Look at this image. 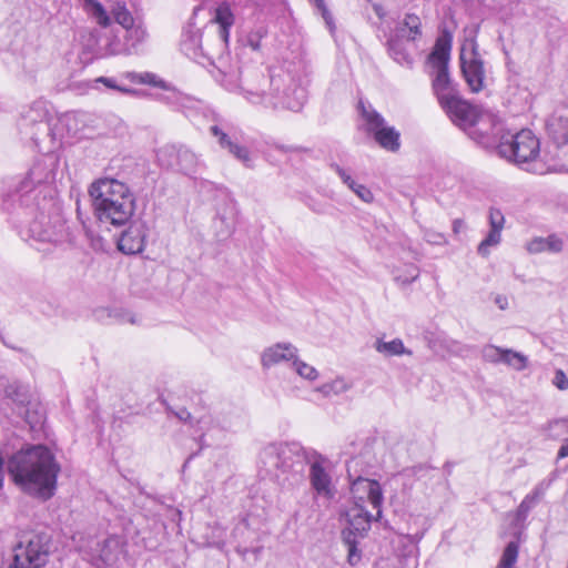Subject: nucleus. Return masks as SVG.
<instances>
[{
	"label": "nucleus",
	"instance_id": "nucleus-1",
	"mask_svg": "<svg viewBox=\"0 0 568 568\" xmlns=\"http://www.w3.org/2000/svg\"><path fill=\"white\" fill-rule=\"evenodd\" d=\"M7 470L23 494L47 501L57 493L61 465L48 446L29 444L8 458Z\"/></svg>",
	"mask_w": 568,
	"mask_h": 568
},
{
	"label": "nucleus",
	"instance_id": "nucleus-2",
	"mask_svg": "<svg viewBox=\"0 0 568 568\" xmlns=\"http://www.w3.org/2000/svg\"><path fill=\"white\" fill-rule=\"evenodd\" d=\"M237 88L252 103L274 109L281 106L295 112L303 108L307 98L306 91L296 85L285 71L271 73L268 80L257 71H241Z\"/></svg>",
	"mask_w": 568,
	"mask_h": 568
},
{
	"label": "nucleus",
	"instance_id": "nucleus-3",
	"mask_svg": "<svg viewBox=\"0 0 568 568\" xmlns=\"http://www.w3.org/2000/svg\"><path fill=\"white\" fill-rule=\"evenodd\" d=\"M313 448H305L300 443H272L266 445L260 453V463L266 474L280 478L281 474H293L300 476L304 465L308 464L310 453Z\"/></svg>",
	"mask_w": 568,
	"mask_h": 568
},
{
	"label": "nucleus",
	"instance_id": "nucleus-4",
	"mask_svg": "<svg viewBox=\"0 0 568 568\" xmlns=\"http://www.w3.org/2000/svg\"><path fill=\"white\" fill-rule=\"evenodd\" d=\"M53 178L52 159L36 161L24 176L10 178L3 182L2 197L4 205L9 206L19 202L21 206L29 207L31 200H36L32 194L37 187L52 181Z\"/></svg>",
	"mask_w": 568,
	"mask_h": 568
},
{
	"label": "nucleus",
	"instance_id": "nucleus-5",
	"mask_svg": "<svg viewBox=\"0 0 568 568\" xmlns=\"http://www.w3.org/2000/svg\"><path fill=\"white\" fill-rule=\"evenodd\" d=\"M452 43L453 34L448 30H444L436 39L433 51L428 55V62L434 70L432 87L439 104L458 94L448 71Z\"/></svg>",
	"mask_w": 568,
	"mask_h": 568
},
{
	"label": "nucleus",
	"instance_id": "nucleus-6",
	"mask_svg": "<svg viewBox=\"0 0 568 568\" xmlns=\"http://www.w3.org/2000/svg\"><path fill=\"white\" fill-rule=\"evenodd\" d=\"M498 154L518 165L527 164L528 171L534 173H544L537 169L536 159L540 152L539 140L528 129H524L515 134L507 132L501 135L497 145Z\"/></svg>",
	"mask_w": 568,
	"mask_h": 568
},
{
	"label": "nucleus",
	"instance_id": "nucleus-7",
	"mask_svg": "<svg viewBox=\"0 0 568 568\" xmlns=\"http://www.w3.org/2000/svg\"><path fill=\"white\" fill-rule=\"evenodd\" d=\"M181 51L195 62L204 63L207 61L213 64H215V60L220 63L222 62L224 52V50L207 36L205 28H196L193 22H189L183 30Z\"/></svg>",
	"mask_w": 568,
	"mask_h": 568
},
{
	"label": "nucleus",
	"instance_id": "nucleus-8",
	"mask_svg": "<svg viewBox=\"0 0 568 568\" xmlns=\"http://www.w3.org/2000/svg\"><path fill=\"white\" fill-rule=\"evenodd\" d=\"M82 116H84V113L69 112L62 118L54 116L50 121L34 126L32 135H20L23 141L31 143L39 152L48 154L59 146L62 138V125H70L71 122H75Z\"/></svg>",
	"mask_w": 568,
	"mask_h": 568
},
{
	"label": "nucleus",
	"instance_id": "nucleus-9",
	"mask_svg": "<svg viewBox=\"0 0 568 568\" xmlns=\"http://www.w3.org/2000/svg\"><path fill=\"white\" fill-rule=\"evenodd\" d=\"M13 564L9 568H43L49 559V538L43 534L24 536L13 547Z\"/></svg>",
	"mask_w": 568,
	"mask_h": 568
},
{
	"label": "nucleus",
	"instance_id": "nucleus-10",
	"mask_svg": "<svg viewBox=\"0 0 568 568\" xmlns=\"http://www.w3.org/2000/svg\"><path fill=\"white\" fill-rule=\"evenodd\" d=\"M358 109L364 121V130L373 135L376 143L389 152H396L400 148V134L394 126H388L385 119L371 104L359 101Z\"/></svg>",
	"mask_w": 568,
	"mask_h": 568
},
{
	"label": "nucleus",
	"instance_id": "nucleus-11",
	"mask_svg": "<svg viewBox=\"0 0 568 568\" xmlns=\"http://www.w3.org/2000/svg\"><path fill=\"white\" fill-rule=\"evenodd\" d=\"M348 526L343 529V542L347 547V561L355 566L361 560V551L357 549V537H363L371 528L372 520H378L381 517L373 515L365 507L353 506L346 511Z\"/></svg>",
	"mask_w": 568,
	"mask_h": 568
},
{
	"label": "nucleus",
	"instance_id": "nucleus-12",
	"mask_svg": "<svg viewBox=\"0 0 568 568\" xmlns=\"http://www.w3.org/2000/svg\"><path fill=\"white\" fill-rule=\"evenodd\" d=\"M28 240L39 243L60 244L68 240V227L59 215H48L40 212L28 225Z\"/></svg>",
	"mask_w": 568,
	"mask_h": 568
},
{
	"label": "nucleus",
	"instance_id": "nucleus-13",
	"mask_svg": "<svg viewBox=\"0 0 568 568\" xmlns=\"http://www.w3.org/2000/svg\"><path fill=\"white\" fill-rule=\"evenodd\" d=\"M308 457V479L310 485L316 496L331 499L335 495V487L333 484V463L323 454L315 450L310 453Z\"/></svg>",
	"mask_w": 568,
	"mask_h": 568
},
{
	"label": "nucleus",
	"instance_id": "nucleus-14",
	"mask_svg": "<svg viewBox=\"0 0 568 568\" xmlns=\"http://www.w3.org/2000/svg\"><path fill=\"white\" fill-rule=\"evenodd\" d=\"M459 59L462 72L469 89L473 92L481 91L484 89L485 69L474 41L463 44Z\"/></svg>",
	"mask_w": 568,
	"mask_h": 568
},
{
	"label": "nucleus",
	"instance_id": "nucleus-15",
	"mask_svg": "<svg viewBox=\"0 0 568 568\" xmlns=\"http://www.w3.org/2000/svg\"><path fill=\"white\" fill-rule=\"evenodd\" d=\"M98 220L103 224L113 226L125 225L132 217L135 209V199L124 196L123 201L116 202L104 200L102 204L93 205Z\"/></svg>",
	"mask_w": 568,
	"mask_h": 568
},
{
	"label": "nucleus",
	"instance_id": "nucleus-16",
	"mask_svg": "<svg viewBox=\"0 0 568 568\" xmlns=\"http://www.w3.org/2000/svg\"><path fill=\"white\" fill-rule=\"evenodd\" d=\"M351 493L354 506L365 507L369 504L377 517L382 516L383 493L378 481L357 477L351 485Z\"/></svg>",
	"mask_w": 568,
	"mask_h": 568
},
{
	"label": "nucleus",
	"instance_id": "nucleus-17",
	"mask_svg": "<svg viewBox=\"0 0 568 568\" xmlns=\"http://www.w3.org/2000/svg\"><path fill=\"white\" fill-rule=\"evenodd\" d=\"M92 205L102 204V200L123 201L124 196L134 197L126 184L115 179H99L89 187Z\"/></svg>",
	"mask_w": 568,
	"mask_h": 568
},
{
	"label": "nucleus",
	"instance_id": "nucleus-18",
	"mask_svg": "<svg viewBox=\"0 0 568 568\" xmlns=\"http://www.w3.org/2000/svg\"><path fill=\"white\" fill-rule=\"evenodd\" d=\"M54 116L57 115L47 101L37 100L21 111L18 121L19 132L20 134L32 135L34 133V126L40 125L42 122L50 121V119Z\"/></svg>",
	"mask_w": 568,
	"mask_h": 568
},
{
	"label": "nucleus",
	"instance_id": "nucleus-19",
	"mask_svg": "<svg viewBox=\"0 0 568 568\" xmlns=\"http://www.w3.org/2000/svg\"><path fill=\"white\" fill-rule=\"evenodd\" d=\"M449 119L463 130L473 128L478 120L477 110L459 97V93L439 104Z\"/></svg>",
	"mask_w": 568,
	"mask_h": 568
},
{
	"label": "nucleus",
	"instance_id": "nucleus-20",
	"mask_svg": "<svg viewBox=\"0 0 568 568\" xmlns=\"http://www.w3.org/2000/svg\"><path fill=\"white\" fill-rule=\"evenodd\" d=\"M234 23V16L227 4H221L216 8L214 19L204 28L207 36L216 42L224 51L227 48L230 28Z\"/></svg>",
	"mask_w": 568,
	"mask_h": 568
},
{
	"label": "nucleus",
	"instance_id": "nucleus-21",
	"mask_svg": "<svg viewBox=\"0 0 568 568\" xmlns=\"http://www.w3.org/2000/svg\"><path fill=\"white\" fill-rule=\"evenodd\" d=\"M146 235V224L142 221H133L119 236L118 248L129 255L141 253L145 246Z\"/></svg>",
	"mask_w": 568,
	"mask_h": 568
},
{
	"label": "nucleus",
	"instance_id": "nucleus-22",
	"mask_svg": "<svg viewBox=\"0 0 568 568\" xmlns=\"http://www.w3.org/2000/svg\"><path fill=\"white\" fill-rule=\"evenodd\" d=\"M125 30V43L121 44L120 42H110L106 47V53L111 55L116 54H131L138 52V48L142 44L146 39V30L143 27L141 21H135L132 26L128 27Z\"/></svg>",
	"mask_w": 568,
	"mask_h": 568
},
{
	"label": "nucleus",
	"instance_id": "nucleus-23",
	"mask_svg": "<svg viewBox=\"0 0 568 568\" xmlns=\"http://www.w3.org/2000/svg\"><path fill=\"white\" fill-rule=\"evenodd\" d=\"M210 133L214 138H216L221 149L226 150L230 154H232L237 161L243 163L245 166H252L251 152L246 146L239 144L216 124L210 126Z\"/></svg>",
	"mask_w": 568,
	"mask_h": 568
},
{
	"label": "nucleus",
	"instance_id": "nucleus-24",
	"mask_svg": "<svg viewBox=\"0 0 568 568\" xmlns=\"http://www.w3.org/2000/svg\"><path fill=\"white\" fill-rule=\"evenodd\" d=\"M488 221L490 231L477 247L478 254L484 257L489 255V248L491 246H497L500 243L501 231L505 224V216L500 210L491 207L489 210Z\"/></svg>",
	"mask_w": 568,
	"mask_h": 568
},
{
	"label": "nucleus",
	"instance_id": "nucleus-25",
	"mask_svg": "<svg viewBox=\"0 0 568 568\" xmlns=\"http://www.w3.org/2000/svg\"><path fill=\"white\" fill-rule=\"evenodd\" d=\"M297 348L291 343H277L264 349L261 356V363L264 368H270L282 362H293Z\"/></svg>",
	"mask_w": 568,
	"mask_h": 568
},
{
	"label": "nucleus",
	"instance_id": "nucleus-26",
	"mask_svg": "<svg viewBox=\"0 0 568 568\" xmlns=\"http://www.w3.org/2000/svg\"><path fill=\"white\" fill-rule=\"evenodd\" d=\"M0 396L10 399L18 407H24L29 400V388L18 382H10L7 377L0 376Z\"/></svg>",
	"mask_w": 568,
	"mask_h": 568
},
{
	"label": "nucleus",
	"instance_id": "nucleus-27",
	"mask_svg": "<svg viewBox=\"0 0 568 568\" xmlns=\"http://www.w3.org/2000/svg\"><path fill=\"white\" fill-rule=\"evenodd\" d=\"M549 139L557 148L568 143V115L555 112L546 122Z\"/></svg>",
	"mask_w": 568,
	"mask_h": 568
},
{
	"label": "nucleus",
	"instance_id": "nucleus-28",
	"mask_svg": "<svg viewBox=\"0 0 568 568\" xmlns=\"http://www.w3.org/2000/svg\"><path fill=\"white\" fill-rule=\"evenodd\" d=\"M119 541L116 538H106L103 542L97 541V554L92 555L91 561L97 568L111 565L116 559Z\"/></svg>",
	"mask_w": 568,
	"mask_h": 568
},
{
	"label": "nucleus",
	"instance_id": "nucleus-29",
	"mask_svg": "<svg viewBox=\"0 0 568 568\" xmlns=\"http://www.w3.org/2000/svg\"><path fill=\"white\" fill-rule=\"evenodd\" d=\"M199 424L207 426L206 432L200 436V440L203 446L219 445L223 440L225 429L220 426L217 420H214L211 417H203L199 420Z\"/></svg>",
	"mask_w": 568,
	"mask_h": 568
},
{
	"label": "nucleus",
	"instance_id": "nucleus-30",
	"mask_svg": "<svg viewBox=\"0 0 568 568\" xmlns=\"http://www.w3.org/2000/svg\"><path fill=\"white\" fill-rule=\"evenodd\" d=\"M200 160L197 155L185 145H180L176 171L193 176L197 172Z\"/></svg>",
	"mask_w": 568,
	"mask_h": 568
},
{
	"label": "nucleus",
	"instance_id": "nucleus-31",
	"mask_svg": "<svg viewBox=\"0 0 568 568\" xmlns=\"http://www.w3.org/2000/svg\"><path fill=\"white\" fill-rule=\"evenodd\" d=\"M562 241L556 235H549L547 237H536L530 241L527 245V250L530 253L537 254L541 252L558 253L562 250Z\"/></svg>",
	"mask_w": 568,
	"mask_h": 568
},
{
	"label": "nucleus",
	"instance_id": "nucleus-32",
	"mask_svg": "<svg viewBox=\"0 0 568 568\" xmlns=\"http://www.w3.org/2000/svg\"><path fill=\"white\" fill-rule=\"evenodd\" d=\"M374 348L385 357L400 356L404 354L412 355V351L404 346V343L400 338H394L390 342H385L382 338H377L374 343Z\"/></svg>",
	"mask_w": 568,
	"mask_h": 568
},
{
	"label": "nucleus",
	"instance_id": "nucleus-33",
	"mask_svg": "<svg viewBox=\"0 0 568 568\" xmlns=\"http://www.w3.org/2000/svg\"><path fill=\"white\" fill-rule=\"evenodd\" d=\"M398 31L407 37L409 41H416L422 37V21L420 18L414 13H407L399 28Z\"/></svg>",
	"mask_w": 568,
	"mask_h": 568
},
{
	"label": "nucleus",
	"instance_id": "nucleus-34",
	"mask_svg": "<svg viewBox=\"0 0 568 568\" xmlns=\"http://www.w3.org/2000/svg\"><path fill=\"white\" fill-rule=\"evenodd\" d=\"M180 145L168 144L160 148L156 152V159L162 168L176 171Z\"/></svg>",
	"mask_w": 568,
	"mask_h": 568
},
{
	"label": "nucleus",
	"instance_id": "nucleus-35",
	"mask_svg": "<svg viewBox=\"0 0 568 568\" xmlns=\"http://www.w3.org/2000/svg\"><path fill=\"white\" fill-rule=\"evenodd\" d=\"M542 489L540 487H536L530 494L526 495L521 500L520 505L516 511V521L523 523L526 520L529 511L539 503L542 497Z\"/></svg>",
	"mask_w": 568,
	"mask_h": 568
},
{
	"label": "nucleus",
	"instance_id": "nucleus-36",
	"mask_svg": "<svg viewBox=\"0 0 568 568\" xmlns=\"http://www.w3.org/2000/svg\"><path fill=\"white\" fill-rule=\"evenodd\" d=\"M84 7L99 26L104 28L110 26L111 17L99 1L84 0Z\"/></svg>",
	"mask_w": 568,
	"mask_h": 568
},
{
	"label": "nucleus",
	"instance_id": "nucleus-37",
	"mask_svg": "<svg viewBox=\"0 0 568 568\" xmlns=\"http://www.w3.org/2000/svg\"><path fill=\"white\" fill-rule=\"evenodd\" d=\"M388 52L392 58L402 65H410L413 63V58L405 50L402 41L398 39L388 40Z\"/></svg>",
	"mask_w": 568,
	"mask_h": 568
},
{
	"label": "nucleus",
	"instance_id": "nucleus-38",
	"mask_svg": "<svg viewBox=\"0 0 568 568\" xmlns=\"http://www.w3.org/2000/svg\"><path fill=\"white\" fill-rule=\"evenodd\" d=\"M266 34L267 29L265 26H256L245 36L244 39H242V43L244 47L250 48L252 51L258 52L261 50V41L266 37Z\"/></svg>",
	"mask_w": 568,
	"mask_h": 568
},
{
	"label": "nucleus",
	"instance_id": "nucleus-39",
	"mask_svg": "<svg viewBox=\"0 0 568 568\" xmlns=\"http://www.w3.org/2000/svg\"><path fill=\"white\" fill-rule=\"evenodd\" d=\"M501 364H505L516 371H523L527 367L528 358L523 353L505 348L503 352Z\"/></svg>",
	"mask_w": 568,
	"mask_h": 568
},
{
	"label": "nucleus",
	"instance_id": "nucleus-40",
	"mask_svg": "<svg viewBox=\"0 0 568 568\" xmlns=\"http://www.w3.org/2000/svg\"><path fill=\"white\" fill-rule=\"evenodd\" d=\"M111 14L116 23L123 29L132 26L136 20L132 17L131 12L124 3L116 2L112 6Z\"/></svg>",
	"mask_w": 568,
	"mask_h": 568
},
{
	"label": "nucleus",
	"instance_id": "nucleus-41",
	"mask_svg": "<svg viewBox=\"0 0 568 568\" xmlns=\"http://www.w3.org/2000/svg\"><path fill=\"white\" fill-rule=\"evenodd\" d=\"M348 389L349 384L344 378H336L318 387V392H321L325 397L337 396L347 392Z\"/></svg>",
	"mask_w": 568,
	"mask_h": 568
},
{
	"label": "nucleus",
	"instance_id": "nucleus-42",
	"mask_svg": "<svg viewBox=\"0 0 568 568\" xmlns=\"http://www.w3.org/2000/svg\"><path fill=\"white\" fill-rule=\"evenodd\" d=\"M518 558V544L509 541L504 549L497 568H514Z\"/></svg>",
	"mask_w": 568,
	"mask_h": 568
},
{
	"label": "nucleus",
	"instance_id": "nucleus-43",
	"mask_svg": "<svg viewBox=\"0 0 568 568\" xmlns=\"http://www.w3.org/2000/svg\"><path fill=\"white\" fill-rule=\"evenodd\" d=\"M399 568H417V547L413 542L398 556Z\"/></svg>",
	"mask_w": 568,
	"mask_h": 568
},
{
	"label": "nucleus",
	"instance_id": "nucleus-44",
	"mask_svg": "<svg viewBox=\"0 0 568 568\" xmlns=\"http://www.w3.org/2000/svg\"><path fill=\"white\" fill-rule=\"evenodd\" d=\"M292 366L294 371L303 378L308 381H314L317 378L318 373L317 371L311 366L310 364L298 359V356L296 355L295 359L292 362Z\"/></svg>",
	"mask_w": 568,
	"mask_h": 568
},
{
	"label": "nucleus",
	"instance_id": "nucleus-45",
	"mask_svg": "<svg viewBox=\"0 0 568 568\" xmlns=\"http://www.w3.org/2000/svg\"><path fill=\"white\" fill-rule=\"evenodd\" d=\"M504 351L505 348L489 344L483 347L481 357L485 362L501 364Z\"/></svg>",
	"mask_w": 568,
	"mask_h": 568
},
{
	"label": "nucleus",
	"instance_id": "nucleus-46",
	"mask_svg": "<svg viewBox=\"0 0 568 568\" xmlns=\"http://www.w3.org/2000/svg\"><path fill=\"white\" fill-rule=\"evenodd\" d=\"M95 83H102L108 89L116 90L126 95H135L138 91L135 89L126 88L116 83L115 79L108 77H99L94 80Z\"/></svg>",
	"mask_w": 568,
	"mask_h": 568
},
{
	"label": "nucleus",
	"instance_id": "nucleus-47",
	"mask_svg": "<svg viewBox=\"0 0 568 568\" xmlns=\"http://www.w3.org/2000/svg\"><path fill=\"white\" fill-rule=\"evenodd\" d=\"M317 10L318 13H321L322 18L324 19L326 26L329 28L331 31L334 30V19L332 13L329 12L325 0H308Z\"/></svg>",
	"mask_w": 568,
	"mask_h": 568
},
{
	"label": "nucleus",
	"instance_id": "nucleus-48",
	"mask_svg": "<svg viewBox=\"0 0 568 568\" xmlns=\"http://www.w3.org/2000/svg\"><path fill=\"white\" fill-rule=\"evenodd\" d=\"M329 168L339 176L342 182L347 185L348 187H353L355 185V181L351 175V171L347 169H344L339 164L332 162L329 164Z\"/></svg>",
	"mask_w": 568,
	"mask_h": 568
},
{
	"label": "nucleus",
	"instance_id": "nucleus-49",
	"mask_svg": "<svg viewBox=\"0 0 568 568\" xmlns=\"http://www.w3.org/2000/svg\"><path fill=\"white\" fill-rule=\"evenodd\" d=\"M363 202L371 203L374 200L372 191L363 184L355 182L353 187H349Z\"/></svg>",
	"mask_w": 568,
	"mask_h": 568
},
{
	"label": "nucleus",
	"instance_id": "nucleus-50",
	"mask_svg": "<svg viewBox=\"0 0 568 568\" xmlns=\"http://www.w3.org/2000/svg\"><path fill=\"white\" fill-rule=\"evenodd\" d=\"M209 544L217 548H223L225 545V529L216 524L213 527L212 540H210Z\"/></svg>",
	"mask_w": 568,
	"mask_h": 568
},
{
	"label": "nucleus",
	"instance_id": "nucleus-51",
	"mask_svg": "<svg viewBox=\"0 0 568 568\" xmlns=\"http://www.w3.org/2000/svg\"><path fill=\"white\" fill-rule=\"evenodd\" d=\"M419 276V271L415 265L407 266L405 275H397L396 280L402 284H410Z\"/></svg>",
	"mask_w": 568,
	"mask_h": 568
},
{
	"label": "nucleus",
	"instance_id": "nucleus-52",
	"mask_svg": "<svg viewBox=\"0 0 568 568\" xmlns=\"http://www.w3.org/2000/svg\"><path fill=\"white\" fill-rule=\"evenodd\" d=\"M141 84H150V85L162 88L165 90L168 89L166 83L162 79H159L154 73H151V72L142 73Z\"/></svg>",
	"mask_w": 568,
	"mask_h": 568
},
{
	"label": "nucleus",
	"instance_id": "nucleus-53",
	"mask_svg": "<svg viewBox=\"0 0 568 568\" xmlns=\"http://www.w3.org/2000/svg\"><path fill=\"white\" fill-rule=\"evenodd\" d=\"M552 384L560 390L568 388V377L562 369H557L552 378Z\"/></svg>",
	"mask_w": 568,
	"mask_h": 568
},
{
	"label": "nucleus",
	"instance_id": "nucleus-54",
	"mask_svg": "<svg viewBox=\"0 0 568 568\" xmlns=\"http://www.w3.org/2000/svg\"><path fill=\"white\" fill-rule=\"evenodd\" d=\"M424 239L435 245H442L445 243V236L442 233H437L434 231H425Z\"/></svg>",
	"mask_w": 568,
	"mask_h": 568
},
{
	"label": "nucleus",
	"instance_id": "nucleus-55",
	"mask_svg": "<svg viewBox=\"0 0 568 568\" xmlns=\"http://www.w3.org/2000/svg\"><path fill=\"white\" fill-rule=\"evenodd\" d=\"M122 77L125 78L126 80H129L132 83H140L141 84L142 73L125 72V73H123Z\"/></svg>",
	"mask_w": 568,
	"mask_h": 568
},
{
	"label": "nucleus",
	"instance_id": "nucleus-56",
	"mask_svg": "<svg viewBox=\"0 0 568 568\" xmlns=\"http://www.w3.org/2000/svg\"><path fill=\"white\" fill-rule=\"evenodd\" d=\"M495 304L498 306L499 310L504 311L508 307V300L505 295H497L495 297Z\"/></svg>",
	"mask_w": 568,
	"mask_h": 568
},
{
	"label": "nucleus",
	"instance_id": "nucleus-57",
	"mask_svg": "<svg viewBox=\"0 0 568 568\" xmlns=\"http://www.w3.org/2000/svg\"><path fill=\"white\" fill-rule=\"evenodd\" d=\"M175 415L182 422H190L192 418L191 413L185 408H181Z\"/></svg>",
	"mask_w": 568,
	"mask_h": 568
},
{
	"label": "nucleus",
	"instance_id": "nucleus-58",
	"mask_svg": "<svg viewBox=\"0 0 568 568\" xmlns=\"http://www.w3.org/2000/svg\"><path fill=\"white\" fill-rule=\"evenodd\" d=\"M568 457V439L565 442V444L559 448L557 458H566Z\"/></svg>",
	"mask_w": 568,
	"mask_h": 568
},
{
	"label": "nucleus",
	"instance_id": "nucleus-59",
	"mask_svg": "<svg viewBox=\"0 0 568 568\" xmlns=\"http://www.w3.org/2000/svg\"><path fill=\"white\" fill-rule=\"evenodd\" d=\"M233 232V229L231 225H226V229L225 231H222L221 233L217 234V236L220 237V240H224V239H227Z\"/></svg>",
	"mask_w": 568,
	"mask_h": 568
},
{
	"label": "nucleus",
	"instance_id": "nucleus-60",
	"mask_svg": "<svg viewBox=\"0 0 568 568\" xmlns=\"http://www.w3.org/2000/svg\"><path fill=\"white\" fill-rule=\"evenodd\" d=\"M3 465H4V462H0V489L2 488L3 486Z\"/></svg>",
	"mask_w": 568,
	"mask_h": 568
},
{
	"label": "nucleus",
	"instance_id": "nucleus-61",
	"mask_svg": "<svg viewBox=\"0 0 568 568\" xmlns=\"http://www.w3.org/2000/svg\"><path fill=\"white\" fill-rule=\"evenodd\" d=\"M352 463H353V460L346 464V466H347V473H348V475H349V476H351Z\"/></svg>",
	"mask_w": 568,
	"mask_h": 568
},
{
	"label": "nucleus",
	"instance_id": "nucleus-62",
	"mask_svg": "<svg viewBox=\"0 0 568 568\" xmlns=\"http://www.w3.org/2000/svg\"><path fill=\"white\" fill-rule=\"evenodd\" d=\"M242 521H243L244 526L246 527V525H247L246 519H243Z\"/></svg>",
	"mask_w": 568,
	"mask_h": 568
},
{
	"label": "nucleus",
	"instance_id": "nucleus-63",
	"mask_svg": "<svg viewBox=\"0 0 568 568\" xmlns=\"http://www.w3.org/2000/svg\"><path fill=\"white\" fill-rule=\"evenodd\" d=\"M567 568H568V566H567Z\"/></svg>",
	"mask_w": 568,
	"mask_h": 568
}]
</instances>
